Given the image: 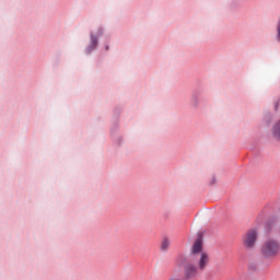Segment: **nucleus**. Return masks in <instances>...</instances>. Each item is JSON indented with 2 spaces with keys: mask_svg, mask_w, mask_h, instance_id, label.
I'll use <instances>...</instances> for the list:
<instances>
[{
  "mask_svg": "<svg viewBox=\"0 0 280 280\" xmlns=\"http://www.w3.org/2000/svg\"><path fill=\"white\" fill-rule=\"evenodd\" d=\"M257 242V231L255 230H249L244 238H243V244L245 248H253L255 246V243Z\"/></svg>",
  "mask_w": 280,
  "mask_h": 280,
  "instance_id": "obj_4",
  "label": "nucleus"
},
{
  "mask_svg": "<svg viewBox=\"0 0 280 280\" xmlns=\"http://www.w3.org/2000/svg\"><path fill=\"white\" fill-rule=\"evenodd\" d=\"M105 49H106V51H108V46H106V48H105Z\"/></svg>",
  "mask_w": 280,
  "mask_h": 280,
  "instance_id": "obj_10",
  "label": "nucleus"
},
{
  "mask_svg": "<svg viewBox=\"0 0 280 280\" xmlns=\"http://www.w3.org/2000/svg\"><path fill=\"white\" fill-rule=\"evenodd\" d=\"M271 131L276 141H280V119L273 124Z\"/></svg>",
  "mask_w": 280,
  "mask_h": 280,
  "instance_id": "obj_6",
  "label": "nucleus"
},
{
  "mask_svg": "<svg viewBox=\"0 0 280 280\" xmlns=\"http://www.w3.org/2000/svg\"><path fill=\"white\" fill-rule=\"evenodd\" d=\"M196 259L194 258H187L185 257V255H178L176 260H175V265L177 266V268H183L184 267V277L185 279H194V277H196V275H198V270H200V267H196ZM186 264V265H185Z\"/></svg>",
  "mask_w": 280,
  "mask_h": 280,
  "instance_id": "obj_1",
  "label": "nucleus"
},
{
  "mask_svg": "<svg viewBox=\"0 0 280 280\" xmlns=\"http://www.w3.org/2000/svg\"><path fill=\"white\" fill-rule=\"evenodd\" d=\"M277 40L278 43H280V19L277 23Z\"/></svg>",
  "mask_w": 280,
  "mask_h": 280,
  "instance_id": "obj_8",
  "label": "nucleus"
},
{
  "mask_svg": "<svg viewBox=\"0 0 280 280\" xmlns=\"http://www.w3.org/2000/svg\"><path fill=\"white\" fill-rule=\"evenodd\" d=\"M167 248H170V238L165 237L161 242V250L165 253Z\"/></svg>",
  "mask_w": 280,
  "mask_h": 280,
  "instance_id": "obj_7",
  "label": "nucleus"
},
{
  "mask_svg": "<svg viewBox=\"0 0 280 280\" xmlns=\"http://www.w3.org/2000/svg\"><path fill=\"white\" fill-rule=\"evenodd\" d=\"M103 34H104V28H98L97 35H93V33H91L90 45L86 48L88 54H91V51H93V49L97 48V36H102Z\"/></svg>",
  "mask_w": 280,
  "mask_h": 280,
  "instance_id": "obj_5",
  "label": "nucleus"
},
{
  "mask_svg": "<svg viewBox=\"0 0 280 280\" xmlns=\"http://www.w3.org/2000/svg\"><path fill=\"white\" fill-rule=\"evenodd\" d=\"M279 108V104H276L275 109L277 110Z\"/></svg>",
  "mask_w": 280,
  "mask_h": 280,
  "instance_id": "obj_9",
  "label": "nucleus"
},
{
  "mask_svg": "<svg viewBox=\"0 0 280 280\" xmlns=\"http://www.w3.org/2000/svg\"><path fill=\"white\" fill-rule=\"evenodd\" d=\"M260 253L265 259H275L280 254V242L276 238H267L260 248Z\"/></svg>",
  "mask_w": 280,
  "mask_h": 280,
  "instance_id": "obj_3",
  "label": "nucleus"
},
{
  "mask_svg": "<svg viewBox=\"0 0 280 280\" xmlns=\"http://www.w3.org/2000/svg\"><path fill=\"white\" fill-rule=\"evenodd\" d=\"M202 250V237L196 240L192 245L191 254L188 258L199 261V270L202 271L209 266V255Z\"/></svg>",
  "mask_w": 280,
  "mask_h": 280,
  "instance_id": "obj_2",
  "label": "nucleus"
}]
</instances>
